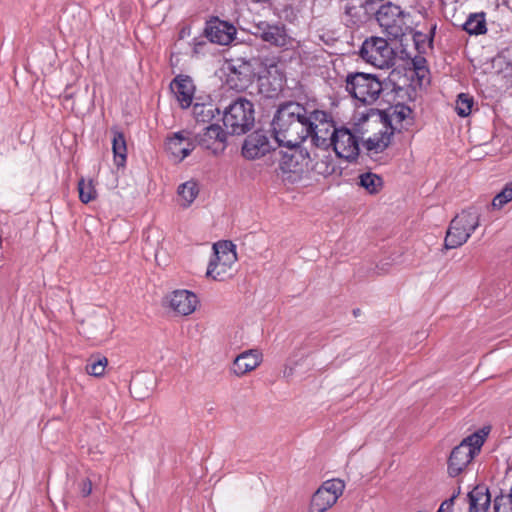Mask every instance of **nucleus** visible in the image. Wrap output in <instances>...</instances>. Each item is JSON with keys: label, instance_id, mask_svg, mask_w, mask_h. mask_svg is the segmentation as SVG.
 <instances>
[{"label": "nucleus", "instance_id": "6", "mask_svg": "<svg viewBox=\"0 0 512 512\" xmlns=\"http://www.w3.org/2000/svg\"><path fill=\"white\" fill-rule=\"evenodd\" d=\"M345 482L339 478L329 479L313 494L308 512H326L333 507L345 490Z\"/></svg>", "mask_w": 512, "mask_h": 512}, {"label": "nucleus", "instance_id": "33", "mask_svg": "<svg viewBox=\"0 0 512 512\" xmlns=\"http://www.w3.org/2000/svg\"><path fill=\"white\" fill-rule=\"evenodd\" d=\"M108 359L104 356H91L85 366V371L94 377H102L105 374Z\"/></svg>", "mask_w": 512, "mask_h": 512}, {"label": "nucleus", "instance_id": "14", "mask_svg": "<svg viewBox=\"0 0 512 512\" xmlns=\"http://www.w3.org/2000/svg\"><path fill=\"white\" fill-rule=\"evenodd\" d=\"M169 307L177 314L187 316L192 314L198 305V297L189 290L173 291L167 297Z\"/></svg>", "mask_w": 512, "mask_h": 512}, {"label": "nucleus", "instance_id": "38", "mask_svg": "<svg viewBox=\"0 0 512 512\" xmlns=\"http://www.w3.org/2000/svg\"><path fill=\"white\" fill-rule=\"evenodd\" d=\"M495 512H512V501L511 498H505L504 496L496 497L494 501Z\"/></svg>", "mask_w": 512, "mask_h": 512}, {"label": "nucleus", "instance_id": "18", "mask_svg": "<svg viewBox=\"0 0 512 512\" xmlns=\"http://www.w3.org/2000/svg\"><path fill=\"white\" fill-rule=\"evenodd\" d=\"M311 173L324 179L335 178L341 176L342 168L330 153L322 152L315 155L314 162L310 167Z\"/></svg>", "mask_w": 512, "mask_h": 512}, {"label": "nucleus", "instance_id": "21", "mask_svg": "<svg viewBox=\"0 0 512 512\" xmlns=\"http://www.w3.org/2000/svg\"><path fill=\"white\" fill-rule=\"evenodd\" d=\"M205 34L213 43L228 45L233 41L236 29L233 25L216 19L207 23Z\"/></svg>", "mask_w": 512, "mask_h": 512}, {"label": "nucleus", "instance_id": "16", "mask_svg": "<svg viewBox=\"0 0 512 512\" xmlns=\"http://www.w3.org/2000/svg\"><path fill=\"white\" fill-rule=\"evenodd\" d=\"M374 117L380 120H385L388 128H394L395 125L412 124V110L404 104H397L393 106L386 114H383L380 111L371 110V113L363 118L366 119Z\"/></svg>", "mask_w": 512, "mask_h": 512}, {"label": "nucleus", "instance_id": "10", "mask_svg": "<svg viewBox=\"0 0 512 512\" xmlns=\"http://www.w3.org/2000/svg\"><path fill=\"white\" fill-rule=\"evenodd\" d=\"M274 148L273 137L268 130H254L246 136L241 155L247 160H256L264 157Z\"/></svg>", "mask_w": 512, "mask_h": 512}, {"label": "nucleus", "instance_id": "24", "mask_svg": "<svg viewBox=\"0 0 512 512\" xmlns=\"http://www.w3.org/2000/svg\"><path fill=\"white\" fill-rule=\"evenodd\" d=\"M470 512H487L491 499L488 489L475 487L468 495Z\"/></svg>", "mask_w": 512, "mask_h": 512}, {"label": "nucleus", "instance_id": "34", "mask_svg": "<svg viewBox=\"0 0 512 512\" xmlns=\"http://www.w3.org/2000/svg\"><path fill=\"white\" fill-rule=\"evenodd\" d=\"M79 199L82 203H89L96 199L97 191L92 180L80 179L78 182Z\"/></svg>", "mask_w": 512, "mask_h": 512}, {"label": "nucleus", "instance_id": "11", "mask_svg": "<svg viewBox=\"0 0 512 512\" xmlns=\"http://www.w3.org/2000/svg\"><path fill=\"white\" fill-rule=\"evenodd\" d=\"M376 18L388 36L396 39L404 34V12L400 6L388 2L380 7Z\"/></svg>", "mask_w": 512, "mask_h": 512}, {"label": "nucleus", "instance_id": "27", "mask_svg": "<svg viewBox=\"0 0 512 512\" xmlns=\"http://www.w3.org/2000/svg\"><path fill=\"white\" fill-rule=\"evenodd\" d=\"M393 131L391 133L378 132L375 133L372 137L367 138L363 145L369 153L378 154L383 152L389 145L391 136L393 135Z\"/></svg>", "mask_w": 512, "mask_h": 512}, {"label": "nucleus", "instance_id": "1", "mask_svg": "<svg viewBox=\"0 0 512 512\" xmlns=\"http://www.w3.org/2000/svg\"><path fill=\"white\" fill-rule=\"evenodd\" d=\"M480 226V212L470 207L458 213L450 222L444 239L446 249H456L464 245Z\"/></svg>", "mask_w": 512, "mask_h": 512}, {"label": "nucleus", "instance_id": "22", "mask_svg": "<svg viewBox=\"0 0 512 512\" xmlns=\"http://www.w3.org/2000/svg\"><path fill=\"white\" fill-rule=\"evenodd\" d=\"M187 134V130L178 131L166 142L167 151L176 161H182L193 150V144Z\"/></svg>", "mask_w": 512, "mask_h": 512}, {"label": "nucleus", "instance_id": "17", "mask_svg": "<svg viewBox=\"0 0 512 512\" xmlns=\"http://www.w3.org/2000/svg\"><path fill=\"white\" fill-rule=\"evenodd\" d=\"M170 89L181 108L190 107L195 94V85L189 76H176L170 84Z\"/></svg>", "mask_w": 512, "mask_h": 512}, {"label": "nucleus", "instance_id": "36", "mask_svg": "<svg viewBox=\"0 0 512 512\" xmlns=\"http://www.w3.org/2000/svg\"><path fill=\"white\" fill-rule=\"evenodd\" d=\"M364 7V1L362 0H345L344 11L346 15H349L353 21L359 20L360 12Z\"/></svg>", "mask_w": 512, "mask_h": 512}, {"label": "nucleus", "instance_id": "23", "mask_svg": "<svg viewBox=\"0 0 512 512\" xmlns=\"http://www.w3.org/2000/svg\"><path fill=\"white\" fill-rule=\"evenodd\" d=\"M200 193V185L195 179H189L181 183L176 190L177 204L186 209L189 208Z\"/></svg>", "mask_w": 512, "mask_h": 512}, {"label": "nucleus", "instance_id": "39", "mask_svg": "<svg viewBox=\"0 0 512 512\" xmlns=\"http://www.w3.org/2000/svg\"><path fill=\"white\" fill-rule=\"evenodd\" d=\"M80 492L84 497L90 495L92 492V483L89 479L85 478L80 482Z\"/></svg>", "mask_w": 512, "mask_h": 512}, {"label": "nucleus", "instance_id": "31", "mask_svg": "<svg viewBox=\"0 0 512 512\" xmlns=\"http://www.w3.org/2000/svg\"><path fill=\"white\" fill-rule=\"evenodd\" d=\"M463 29L471 35L485 34L487 31L485 14H471L463 25Z\"/></svg>", "mask_w": 512, "mask_h": 512}, {"label": "nucleus", "instance_id": "3", "mask_svg": "<svg viewBox=\"0 0 512 512\" xmlns=\"http://www.w3.org/2000/svg\"><path fill=\"white\" fill-rule=\"evenodd\" d=\"M213 257L210 259L206 276L222 281L232 275L237 262L236 246L231 241H218L213 244Z\"/></svg>", "mask_w": 512, "mask_h": 512}, {"label": "nucleus", "instance_id": "40", "mask_svg": "<svg viewBox=\"0 0 512 512\" xmlns=\"http://www.w3.org/2000/svg\"><path fill=\"white\" fill-rule=\"evenodd\" d=\"M453 501H454V498L452 497V498L442 502L437 512H450V510L453 506Z\"/></svg>", "mask_w": 512, "mask_h": 512}, {"label": "nucleus", "instance_id": "4", "mask_svg": "<svg viewBox=\"0 0 512 512\" xmlns=\"http://www.w3.org/2000/svg\"><path fill=\"white\" fill-rule=\"evenodd\" d=\"M382 89V83L372 74L355 72L346 76V91L361 103H374Z\"/></svg>", "mask_w": 512, "mask_h": 512}, {"label": "nucleus", "instance_id": "26", "mask_svg": "<svg viewBox=\"0 0 512 512\" xmlns=\"http://www.w3.org/2000/svg\"><path fill=\"white\" fill-rule=\"evenodd\" d=\"M332 137H334V130H315L306 137L305 150L314 146L322 149L333 147Z\"/></svg>", "mask_w": 512, "mask_h": 512}, {"label": "nucleus", "instance_id": "19", "mask_svg": "<svg viewBox=\"0 0 512 512\" xmlns=\"http://www.w3.org/2000/svg\"><path fill=\"white\" fill-rule=\"evenodd\" d=\"M315 130H268L278 146L296 149L306 146V137Z\"/></svg>", "mask_w": 512, "mask_h": 512}, {"label": "nucleus", "instance_id": "8", "mask_svg": "<svg viewBox=\"0 0 512 512\" xmlns=\"http://www.w3.org/2000/svg\"><path fill=\"white\" fill-rule=\"evenodd\" d=\"M254 35L262 41L284 50L296 49L299 41L288 34L284 25L270 24L262 21L254 26Z\"/></svg>", "mask_w": 512, "mask_h": 512}, {"label": "nucleus", "instance_id": "37", "mask_svg": "<svg viewBox=\"0 0 512 512\" xmlns=\"http://www.w3.org/2000/svg\"><path fill=\"white\" fill-rule=\"evenodd\" d=\"M472 106V97L468 96L467 94H460L456 100L455 110L457 111L458 115L465 117L470 114Z\"/></svg>", "mask_w": 512, "mask_h": 512}, {"label": "nucleus", "instance_id": "15", "mask_svg": "<svg viewBox=\"0 0 512 512\" xmlns=\"http://www.w3.org/2000/svg\"><path fill=\"white\" fill-rule=\"evenodd\" d=\"M255 77L252 65L241 61L233 64L227 76L229 86L237 91H243L249 87Z\"/></svg>", "mask_w": 512, "mask_h": 512}, {"label": "nucleus", "instance_id": "28", "mask_svg": "<svg viewBox=\"0 0 512 512\" xmlns=\"http://www.w3.org/2000/svg\"><path fill=\"white\" fill-rule=\"evenodd\" d=\"M358 180L359 186L371 195L380 193L384 186L382 177L372 172L360 174Z\"/></svg>", "mask_w": 512, "mask_h": 512}, {"label": "nucleus", "instance_id": "12", "mask_svg": "<svg viewBox=\"0 0 512 512\" xmlns=\"http://www.w3.org/2000/svg\"><path fill=\"white\" fill-rule=\"evenodd\" d=\"M305 119V107L298 102L288 101L278 106L273 119L274 128H289L294 125L303 127Z\"/></svg>", "mask_w": 512, "mask_h": 512}, {"label": "nucleus", "instance_id": "41", "mask_svg": "<svg viewBox=\"0 0 512 512\" xmlns=\"http://www.w3.org/2000/svg\"><path fill=\"white\" fill-rule=\"evenodd\" d=\"M283 84H284V80L282 77H280L279 79L276 80V84L273 88V92L276 94L278 92H280L283 88Z\"/></svg>", "mask_w": 512, "mask_h": 512}, {"label": "nucleus", "instance_id": "29", "mask_svg": "<svg viewBox=\"0 0 512 512\" xmlns=\"http://www.w3.org/2000/svg\"><path fill=\"white\" fill-rule=\"evenodd\" d=\"M112 149L117 166H124L127 157V142L123 132L116 131L112 138Z\"/></svg>", "mask_w": 512, "mask_h": 512}, {"label": "nucleus", "instance_id": "5", "mask_svg": "<svg viewBox=\"0 0 512 512\" xmlns=\"http://www.w3.org/2000/svg\"><path fill=\"white\" fill-rule=\"evenodd\" d=\"M310 159L308 153L295 152L283 156L280 163V171L284 181L289 184L307 187L312 184L310 175Z\"/></svg>", "mask_w": 512, "mask_h": 512}, {"label": "nucleus", "instance_id": "2", "mask_svg": "<svg viewBox=\"0 0 512 512\" xmlns=\"http://www.w3.org/2000/svg\"><path fill=\"white\" fill-rule=\"evenodd\" d=\"M489 431V427L482 428L463 439V441L452 450L448 461V473L450 476L456 477L466 469L475 455L480 452Z\"/></svg>", "mask_w": 512, "mask_h": 512}, {"label": "nucleus", "instance_id": "9", "mask_svg": "<svg viewBox=\"0 0 512 512\" xmlns=\"http://www.w3.org/2000/svg\"><path fill=\"white\" fill-rule=\"evenodd\" d=\"M254 106L243 98H239L226 109L223 123L226 128H251L254 125Z\"/></svg>", "mask_w": 512, "mask_h": 512}, {"label": "nucleus", "instance_id": "7", "mask_svg": "<svg viewBox=\"0 0 512 512\" xmlns=\"http://www.w3.org/2000/svg\"><path fill=\"white\" fill-rule=\"evenodd\" d=\"M360 56L365 62L383 69L390 66L394 53L384 38L371 37L363 42Z\"/></svg>", "mask_w": 512, "mask_h": 512}, {"label": "nucleus", "instance_id": "30", "mask_svg": "<svg viewBox=\"0 0 512 512\" xmlns=\"http://www.w3.org/2000/svg\"><path fill=\"white\" fill-rule=\"evenodd\" d=\"M214 111L212 105L195 104L193 106V115L198 124H207L205 128H221L219 125L210 123L214 118Z\"/></svg>", "mask_w": 512, "mask_h": 512}, {"label": "nucleus", "instance_id": "20", "mask_svg": "<svg viewBox=\"0 0 512 512\" xmlns=\"http://www.w3.org/2000/svg\"><path fill=\"white\" fill-rule=\"evenodd\" d=\"M263 360L262 353L257 349H249L240 353L233 361L231 372L242 377L254 371Z\"/></svg>", "mask_w": 512, "mask_h": 512}, {"label": "nucleus", "instance_id": "35", "mask_svg": "<svg viewBox=\"0 0 512 512\" xmlns=\"http://www.w3.org/2000/svg\"><path fill=\"white\" fill-rule=\"evenodd\" d=\"M510 201H512V181L507 183L502 191L493 198L491 205L493 209H501Z\"/></svg>", "mask_w": 512, "mask_h": 512}, {"label": "nucleus", "instance_id": "32", "mask_svg": "<svg viewBox=\"0 0 512 512\" xmlns=\"http://www.w3.org/2000/svg\"><path fill=\"white\" fill-rule=\"evenodd\" d=\"M206 135L214 137V141L210 144L206 139L201 140V145L214 153L221 152L225 149V142L228 137L227 130H205Z\"/></svg>", "mask_w": 512, "mask_h": 512}, {"label": "nucleus", "instance_id": "42", "mask_svg": "<svg viewBox=\"0 0 512 512\" xmlns=\"http://www.w3.org/2000/svg\"><path fill=\"white\" fill-rule=\"evenodd\" d=\"M202 139H206L210 144H212L214 141V137H211L210 135H206L205 132L203 133L202 136H200V139H199L200 144H201Z\"/></svg>", "mask_w": 512, "mask_h": 512}, {"label": "nucleus", "instance_id": "13", "mask_svg": "<svg viewBox=\"0 0 512 512\" xmlns=\"http://www.w3.org/2000/svg\"><path fill=\"white\" fill-rule=\"evenodd\" d=\"M333 149L339 158L352 161L359 155V142L352 130H334Z\"/></svg>", "mask_w": 512, "mask_h": 512}, {"label": "nucleus", "instance_id": "25", "mask_svg": "<svg viewBox=\"0 0 512 512\" xmlns=\"http://www.w3.org/2000/svg\"><path fill=\"white\" fill-rule=\"evenodd\" d=\"M332 126L336 128L332 116L324 110H313L310 113L305 109V119H303V127L318 128L319 126Z\"/></svg>", "mask_w": 512, "mask_h": 512}]
</instances>
